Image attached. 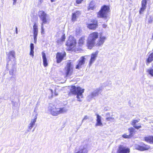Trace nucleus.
Segmentation results:
<instances>
[{
  "instance_id": "1",
  "label": "nucleus",
  "mask_w": 153,
  "mask_h": 153,
  "mask_svg": "<svg viewBox=\"0 0 153 153\" xmlns=\"http://www.w3.org/2000/svg\"><path fill=\"white\" fill-rule=\"evenodd\" d=\"M84 89H82L79 86L76 87L75 85H71L68 94L69 96L76 95L78 100L80 102L82 101L80 99L83 98L82 94L84 92Z\"/></svg>"
},
{
  "instance_id": "2",
  "label": "nucleus",
  "mask_w": 153,
  "mask_h": 153,
  "mask_svg": "<svg viewBox=\"0 0 153 153\" xmlns=\"http://www.w3.org/2000/svg\"><path fill=\"white\" fill-rule=\"evenodd\" d=\"M48 111L53 116H57L59 114H62L66 111L64 108H59L57 105H53L50 107Z\"/></svg>"
},
{
  "instance_id": "3",
  "label": "nucleus",
  "mask_w": 153,
  "mask_h": 153,
  "mask_svg": "<svg viewBox=\"0 0 153 153\" xmlns=\"http://www.w3.org/2000/svg\"><path fill=\"white\" fill-rule=\"evenodd\" d=\"M76 42L75 39H68L65 45L67 46V51H75L76 49Z\"/></svg>"
},
{
  "instance_id": "4",
  "label": "nucleus",
  "mask_w": 153,
  "mask_h": 153,
  "mask_svg": "<svg viewBox=\"0 0 153 153\" xmlns=\"http://www.w3.org/2000/svg\"><path fill=\"white\" fill-rule=\"evenodd\" d=\"M38 16L40 20L42 21L41 23V27L42 32V33L44 30L43 25L46 24L48 22L47 19V15L44 11L40 10L38 13Z\"/></svg>"
},
{
  "instance_id": "5",
  "label": "nucleus",
  "mask_w": 153,
  "mask_h": 153,
  "mask_svg": "<svg viewBox=\"0 0 153 153\" xmlns=\"http://www.w3.org/2000/svg\"><path fill=\"white\" fill-rule=\"evenodd\" d=\"M64 75L65 77H68L72 75L73 73V69L71 62H68L67 63L64 68Z\"/></svg>"
},
{
  "instance_id": "6",
  "label": "nucleus",
  "mask_w": 153,
  "mask_h": 153,
  "mask_svg": "<svg viewBox=\"0 0 153 153\" xmlns=\"http://www.w3.org/2000/svg\"><path fill=\"white\" fill-rule=\"evenodd\" d=\"M109 7L106 5H104L101 8L100 11L97 13L98 17L100 18H106L108 13L109 12Z\"/></svg>"
},
{
  "instance_id": "7",
  "label": "nucleus",
  "mask_w": 153,
  "mask_h": 153,
  "mask_svg": "<svg viewBox=\"0 0 153 153\" xmlns=\"http://www.w3.org/2000/svg\"><path fill=\"white\" fill-rule=\"evenodd\" d=\"M66 53L64 51L62 52H57L56 54V62L58 63H60L66 56Z\"/></svg>"
},
{
  "instance_id": "8",
  "label": "nucleus",
  "mask_w": 153,
  "mask_h": 153,
  "mask_svg": "<svg viewBox=\"0 0 153 153\" xmlns=\"http://www.w3.org/2000/svg\"><path fill=\"white\" fill-rule=\"evenodd\" d=\"M130 149L122 145L118 146L117 153H130Z\"/></svg>"
},
{
  "instance_id": "9",
  "label": "nucleus",
  "mask_w": 153,
  "mask_h": 153,
  "mask_svg": "<svg viewBox=\"0 0 153 153\" xmlns=\"http://www.w3.org/2000/svg\"><path fill=\"white\" fill-rule=\"evenodd\" d=\"M96 39H87L86 40V45L88 48L91 49L95 44Z\"/></svg>"
},
{
  "instance_id": "10",
  "label": "nucleus",
  "mask_w": 153,
  "mask_h": 153,
  "mask_svg": "<svg viewBox=\"0 0 153 153\" xmlns=\"http://www.w3.org/2000/svg\"><path fill=\"white\" fill-rule=\"evenodd\" d=\"M135 149L140 151H144L148 150L150 149V147L147 145L143 143L142 145H136L135 146Z\"/></svg>"
},
{
  "instance_id": "11",
  "label": "nucleus",
  "mask_w": 153,
  "mask_h": 153,
  "mask_svg": "<svg viewBox=\"0 0 153 153\" xmlns=\"http://www.w3.org/2000/svg\"><path fill=\"white\" fill-rule=\"evenodd\" d=\"M91 23L88 24L87 27L90 29L94 30L98 26L97 21L96 20H91Z\"/></svg>"
},
{
  "instance_id": "12",
  "label": "nucleus",
  "mask_w": 153,
  "mask_h": 153,
  "mask_svg": "<svg viewBox=\"0 0 153 153\" xmlns=\"http://www.w3.org/2000/svg\"><path fill=\"white\" fill-rule=\"evenodd\" d=\"M98 51H96L95 53H92L91 54V58L89 62V65L91 66L95 61L98 54Z\"/></svg>"
},
{
  "instance_id": "13",
  "label": "nucleus",
  "mask_w": 153,
  "mask_h": 153,
  "mask_svg": "<svg viewBox=\"0 0 153 153\" xmlns=\"http://www.w3.org/2000/svg\"><path fill=\"white\" fill-rule=\"evenodd\" d=\"M85 58L84 56L81 57V59L78 60V64L76 65L75 68L76 69H79L82 67V66L85 64Z\"/></svg>"
},
{
  "instance_id": "14",
  "label": "nucleus",
  "mask_w": 153,
  "mask_h": 153,
  "mask_svg": "<svg viewBox=\"0 0 153 153\" xmlns=\"http://www.w3.org/2000/svg\"><path fill=\"white\" fill-rule=\"evenodd\" d=\"M8 61H11V59H13V61L15 63L16 61V56L15 52L14 51H10L8 54Z\"/></svg>"
},
{
  "instance_id": "15",
  "label": "nucleus",
  "mask_w": 153,
  "mask_h": 153,
  "mask_svg": "<svg viewBox=\"0 0 153 153\" xmlns=\"http://www.w3.org/2000/svg\"><path fill=\"white\" fill-rule=\"evenodd\" d=\"M140 120V119H138L137 120H132L131 123V125L136 129H138L142 128L141 124L140 123H139L138 125H136V123L138 122Z\"/></svg>"
},
{
  "instance_id": "16",
  "label": "nucleus",
  "mask_w": 153,
  "mask_h": 153,
  "mask_svg": "<svg viewBox=\"0 0 153 153\" xmlns=\"http://www.w3.org/2000/svg\"><path fill=\"white\" fill-rule=\"evenodd\" d=\"M42 57L43 59V65L45 67L48 66V61L46 57L45 53L44 52L42 53Z\"/></svg>"
},
{
  "instance_id": "17",
  "label": "nucleus",
  "mask_w": 153,
  "mask_h": 153,
  "mask_svg": "<svg viewBox=\"0 0 153 153\" xmlns=\"http://www.w3.org/2000/svg\"><path fill=\"white\" fill-rule=\"evenodd\" d=\"M34 35V38H36L38 32V25L35 23L33 26Z\"/></svg>"
},
{
  "instance_id": "18",
  "label": "nucleus",
  "mask_w": 153,
  "mask_h": 153,
  "mask_svg": "<svg viewBox=\"0 0 153 153\" xmlns=\"http://www.w3.org/2000/svg\"><path fill=\"white\" fill-rule=\"evenodd\" d=\"M147 0H142V7L140 8L139 11L140 14L142 13V12L144 10L146 7Z\"/></svg>"
},
{
  "instance_id": "19",
  "label": "nucleus",
  "mask_w": 153,
  "mask_h": 153,
  "mask_svg": "<svg viewBox=\"0 0 153 153\" xmlns=\"http://www.w3.org/2000/svg\"><path fill=\"white\" fill-rule=\"evenodd\" d=\"M80 12L79 11H77L74 12L72 14V20L75 21L80 15Z\"/></svg>"
},
{
  "instance_id": "20",
  "label": "nucleus",
  "mask_w": 153,
  "mask_h": 153,
  "mask_svg": "<svg viewBox=\"0 0 153 153\" xmlns=\"http://www.w3.org/2000/svg\"><path fill=\"white\" fill-rule=\"evenodd\" d=\"M144 140L150 144L153 143V136H149L144 137Z\"/></svg>"
},
{
  "instance_id": "21",
  "label": "nucleus",
  "mask_w": 153,
  "mask_h": 153,
  "mask_svg": "<svg viewBox=\"0 0 153 153\" xmlns=\"http://www.w3.org/2000/svg\"><path fill=\"white\" fill-rule=\"evenodd\" d=\"M97 123L95 124L96 126H102V124L101 122V117L99 114H97Z\"/></svg>"
},
{
  "instance_id": "22",
  "label": "nucleus",
  "mask_w": 153,
  "mask_h": 153,
  "mask_svg": "<svg viewBox=\"0 0 153 153\" xmlns=\"http://www.w3.org/2000/svg\"><path fill=\"white\" fill-rule=\"evenodd\" d=\"M153 61V53H151L146 59V64L148 65L149 63Z\"/></svg>"
},
{
  "instance_id": "23",
  "label": "nucleus",
  "mask_w": 153,
  "mask_h": 153,
  "mask_svg": "<svg viewBox=\"0 0 153 153\" xmlns=\"http://www.w3.org/2000/svg\"><path fill=\"white\" fill-rule=\"evenodd\" d=\"M86 41L85 39H79L77 42V45L79 47H81L85 44Z\"/></svg>"
},
{
  "instance_id": "24",
  "label": "nucleus",
  "mask_w": 153,
  "mask_h": 153,
  "mask_svg": "<svg viewBox=\"0 0 153 153\" xmlns=\"http://www.w3.org/2000/svg\"><path fill=\"white\" fill-rule=\"evenodd\" d=\"M128 130L129 133V135L131 138L133 136L135 133V129L134 128L131 127L128 128Z\"/></svg>"
},
{
  "instance_id": "25",
  "label": "nucleus",
  "mask_w": 153,
  "mask_h": 153,
  "mask_svg": "<svg viewBox=\"0 0 153 153\" xmlns=\"http://www.w3.org/2000/svg\"><path fill=\"white\" fill-rule=\"evenodd\" d=\"M37 119V116H35V118L29 124V126H28V128L30 129H31L33 126L34 125Z\"/></svg>"
},
{
  "instance_id": "26",
  "label": "nucleus",
  "mask_w": 153,
  "mask_h": 153,
  "mask_svg": "<svg viewBox=\"0 0 153 153\" xmlns=\"http://www.w3.org/2000/svg\"><path fill=\"white\" fill-rule=\"evenodd\" d=\"M98 33L97 32H93L91 34L89 37L91 38H97L98 37Z\"/></svg>"
},
{
  "instance_id": "27",
  "label": "nucleus",
  "mask_w": 153,
  "mask_h": 153,
  "mask_svg": "<svg viewBox=\"0 0 153 153\" xmlns=\"http://www.w3.org/2000/svg\"><path fill=\"white\" fill-rule=\"evenodd\" d=\"M88 150L85 148L79 149V150L75 153H88Z\"/></svg>"
},
{
  "instance_id": "28",
  "label": "nucleus",
  "mask_w": 153,
  "mask_h": 153,
  "mask_svg": "<svg viewBox=\"0 0 153 153\" xmlns=\"http://www.w3.org/2000/svg\"><path fill=\"white\" fill-rule=\"evenodd\" d=\"M95 8L94 2L93 1H91L88 8V10H93Z\"/></svg>"
},
{
  "instance_id": "29",
  "label": "nucleus",
  "mask_w": 153,
  "mask_h": 153,
  "mask_svg": "<svg viewBox=\"0 0 153 153\" xmlns=\"http://www.w3.org/2000/svg\"><path fill=\"white\" fill-rule=\"evenodd\" d=\"M99 90H97L92 92L91 94V97H93L98 95L99 93Z\"/></svg>"
},
{
  "instance_id": "30",
  "label": "nucleus",
  "mask_w": 153,
  "mask_h": 153,
  "mask_svg": "<svg viewBox=\"0 0 153 153\" xmlns=\"http://www.w3.org/2000/svg\"><path fill=\"white\" fill-rule=\"evenodd\" d=\"M104 39H99L96 44L97 46H100L103 44L104 42Z\"/></svg>"
},
{
  "instance_id": "31",
  "label": "nucleus",
  "mask_w": 153,
  "mask_h": 153,
  "mask_svg": "<svg viewBox=\"0 0 153 153\" xmlns=\"http://www.w3.org/2000/svg\"><path fill=\"white\" fill-rule=\"evenodd\" d=\"M122 137L125 139H129L131 138L129 135H127L126 134H124L122 135Z\"/></svg>"
},
{
  "instance_id": "32",
  "label": "nucleus",
  "mask_w": 153,
  "mask_h": 153,
  "mask_svg": "<svg viewBox=\"0 0 153 153\" xmlns=\"http://www.w3.org/2000/svg\"><path fill=\"white\" fill-rule=\"evenodd\" d=\"M147 72L152 76H153V69H148L147 70Z\"/></svg>"
},
{
  "instance_id": "33",
  "label": "nucleus",
  "mask_w": 153,
  "mask_h": 153,
  "mask_svg": "<svg viewBox=\"0 0 153 153\" xmlns=\"http://www.w3.org/2000/svg\"><path fill=\"white\" fill-rule=\"evenodd\" d=\"M113 119H114V118H113L112 117H107L106 118V120L107 121H111L112 120H113Z\"/></svg>"
},
{
  "instance_id": "34",
  "label": "nucleus",
  "mask_w": 153,
  "mask_h": 153,
  "mask_svg": "<svg viewBox=\"0 0 153 153\" xmlns=\"http://www.w3.org/2000/svg\"><path fill=\"white\" fill-rule=\"evenodd\" d=\"M34 51L33 50H30V55L33 57L34 56Z\"/></svg>"
},
{
  "instance_id": "35",
  "label": "nucleus",
  "mask_w": 153,
  "mask_h": 153,
  "mask_svg": "<svg viewBox=\"0 0 153 153\" xmlns=\"http://www.w3.org/2000/svg\"><path fill=\"white\" fill-rule=\"evenodd\" d=\"M83 0H76V3L77 4H79L81 3Z\"/></svg>"
},
{
  "instance_id": "36",
  "label": "nucleus",
  "mask_w": 153,
  "mask_h": 153,
  "mask_svg": "<svg viewBox=\"0 0 153 153\" xmlns=\"http://www.w3.org/2000/svg\"><path fill=\"white\" fill-rule=\"evenodd\" d=\"M14 70L13 69H11L9 71V74L10 75H13L14 73Z\"/></svg>"
},
{
  "instance_id": "37",
  "label": "nucleus",
  "mask_w": 153,
  "mask_h": 153,
  "mask_svg": "<svg viewBox=\"0 0 153 153\" xmlns=\"http://www.w3.org/2000/svg\"><path fill=\"white\" fill-rule=\"evenodd\" d=\"M34 45L33 43H31L30 44V50H34Z\"/></svg>"
},
{
  "instance_id": "38",
  "label": "nucleus",
  "mask_w": 153,
  "mask_h": 153,
  "mask_svg": "<svg viewBox=\"0 0 153 153\" xmlns=\"http://www.w3.org/2000/svg\"><path fill=\"white\" fill-rule=\"evenodd\" d=\"M80 33V30L79 29L77 30L76 31V35H78Z\"/></svg>"
},
{
  "instance_id": "39",
  "label": "nucleus",
  "mask_w": 153,
  "mask_h": 153,
  "mask_svg": "<svg viewBox=\"0 0 153 153\" xmlns=\"http://www.w3.org/2000/svg\"><path fill=\"white\" fill-rule=\"evenodd\" d=\"M88 116H85L84 117V118L83 119V120H86V119H88Z\"/></svg>"
},
{
  "instance_id": "40",
  "label": "nucleus",
  "mask_w": 153,
  "mask_h": 153,
  "mask_svg": "<svg viewBox=\"0 0 153 153\" xmlns=\"http://www.w3.org/2000/svg\"><path fill=\"white\" fill-rule=\"evenodd\" d=\"M13 0V4L15 5L16 3L17 0Z\"/></svg>"
},
{
  "instance_id": "41",
  "label": "nucleus",
  "mask_w": 153,
  "mask_h": 153,
  "mask_svg": "<svg viewBox=\"0 0 153 153\" xmlns=\"http://www.w3.org/2000/svg\"><path fill=\"white\" fill-rule=\"evenodd\" d=\"M152 19L150 17V18L149 19V20L148 22H149V23H151L152 22Z\"/></svg>"
},
{
  "instance_id": "42",
  "label": "nucleus",
  "mask_w": 153,
  "mask_h": 153,
  "mask_svg": "<svg viewBox=\"0 0 153 153\" xmlns=\"http://www.w3.org/2000/svg\"><path fill=\"white\" fill-rule=\"evenodd\" d=\"M107 26V25L106 24H104L102 25V27L103 28H105Z\"/></svg>"
},
{
  "instance_id": "43",
  "label": "nucleus",
  "mask_w": 153,
  "mask_h": 153,
  "mask_svg": "<svg viewBox=\"0 0 153 153\" xmlns=\"http://www.w3.org/2000/svg\"><path fill=\"white\" fill-rule=\"evenodd\" d=\"M16 33H17V27H16Z\"/></svg>"
},
{
  "instance_id": "44",
  "label": "nucleus",
  "mask_w": 153,
  "mask_h": 153,
  "mask_svg": "<svg viewBox=\"0 0 153 153\" xmlns=\"http://www.w3.org/2000/svg\"><path fill=\"white\" fill-rule=\"evenodd\" d=\"M39 1L40 2V4H41L42 2H43V0H40Z\"/></svg>"
},
{
  "instance_id": "45",
  "label": "nucleus",
  "mask_w": 153,
  "mask_h": 153,
  "mask_svg": "<svg viewBox=\"0 0 153 153\" xmlns=\"http://www.w3.org/2000/svg\"><path fill=\"white\" fill-rule=\"evenodd\" d=\"M51 2H55L56 1V0H51Z\"/></svg>"
},
{
  "instance_id": "46",
  "label": "nucleus",
  "mask_w": 153,
  "mask_h": 153,
  "mask_svg": "<svg viewBox=\"0 0 153 153\" xmlns=\"http://www.w3.org/2000/svg\"><path fill=\"white\" fill-rule=\"evenodd\" d=\"M55 94L56 96H57L58 95V94L55 93Z\"/></svg>"
},
{
  "instance_id": "47",
  "label": "nucleus",
  "mask_w": 153,
  "mask_h": 153,
  "mask_svg": "<svg viewBox=\"0 0 153 153\" xmlns=\"http://www.w3.org/2000/svg\"><path fill=\"white\" fill-rule=\"evenodd\" d=\"M63 36L62 38V39H63V38H65V37H64V36L63 35V36Z\"/></svg>"
},
{
  "instance_id": "48",
  "label": "nucleus",
  "mask_w": 153,
  "mask_h": 153,
  "mask_svg": "<svg viewBox=\"0 0 153 153\" xmlns=\"http://www.w3.org/2000/svg\"><path fill=\"white\" fill-rule=\"evenodd\" d=\"M62 39V41H64L65 39Z\"/></svg>"
},
{
  "instance_id": "49",
  "label": "nucleus",
  "mask_w": 153,
  "mask_h": 153,
  "mask_svg": "<svg viewBox=\"0 0 153 153\" xmlns=\"http://www.w3.org/2000/svg\"><path fill=\"white\" fill-rule=\"evenodd\" d=\"M100 39L102 38H101V37L100 36Z\"/></svg>"
},
{
  "instance_id": "50",
  "label": "nucleus",
  "mask_w": 153,
  "mask_h": 153,
  "mask_svg": "<svg viewBox=\"0 0 153 153\" xmlns=\"http://www.w3.org/2000/svg\"><path fill=\"white\" fill-rule=\"evenodd\" d=\"M152 67H153V65H152Z\"/></svg>"
}]
</instances>
